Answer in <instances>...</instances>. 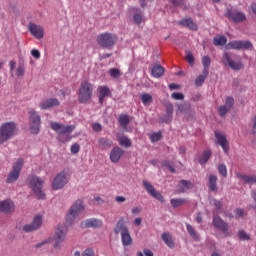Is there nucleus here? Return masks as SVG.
Returning <instances> with one entry per match:
<instances>
[{"instance_id":"a19ab883","label":"nucleus","mask_w":256,"mask_h":256,"mask_svg":"<svg viewBox=\"0 0 256 256\" xmlns=\"http://www.w3.org/2000/svg\"><path fill=\"white\" fill-rule=\"evenodd\" d=\"M118 142L121 147L129 148L132 145L131 140L127 136L119 137Z\"/></svg>"},{"instance_id":"864d4df0","label":"nucleus","mask_w":256,"mask_h":256,"mask_svg":"<svg viewBox=\"0 0 256 256\" xmlns=\"http://www.w3.org/2000/svg\"><path fill=\"white\" fill-rule=\"evenodd\" d=\"M81 149V147L79 146V144L75 143L71 146V153H73V155H77V153H79V150Z\"/></svg>"},{"instance_id":"a878e982","label":"nucleus","mask_w":256,"mask_h":256,"mask_svg":"<svg viewBox=\"0 0 256 256\" xmlns=\"http://www.w3.org/2000/svg\"><path fill=\"white\" fill-rule=\"evenodd\" d=\"M177 189L178 193H185L186 191H189V189H193V183L191 181L181 180Z\"/></svg>"},{"instance_id":"680f3d73","label":"nucleus","mask_w":256,"mask_h":256,"mask_svg":"<svg viewBox=\"0 0 256 256\" xmlns=\"http://www.w3.org/2000/svg\"><path fill=\"white\" fill-rule=\"evenodd\" d=\"M171 1L175 7H181L183 3H185L184 0H171Z\"/></svg>"},{"instance_id":"9b49d317","label":"nucleus","mask_w":256,"mask_h":256,"mask_svg":"<svg viewBox=\"0 0 256 256\" xmlns=\"http://www.w3.org/2000/svg\"><path fill=\"white\" fill-rule=\"evenodd\" d=\"M225 17H227L229 21H233V23H243V21L247 20L245 13L231 9L226 10Z\"/></svg>"},{"instance_id":"8fccbe9b","label":"nucleus","mask_w":256,"mask_h":256,"mask_svg":"<svg viewBox=\"0 0 256 256\" xmlns=\"http://www.w3.org/2000/svg\"><path fill=\"white\" fill-rule=\"evenodd\" d=\"M161 140V132H156L150 135V141L152 143H157V141Z\"/></svg>"},{"instance_id":"09e8293b","label":"nucleus","mask_w":256,"mask_h":256,"mask_svg":"<svg viewBox=\"0 0 256 256\" xmlns=\"http://www.w3.org/2000/svg\"><path fill=\"white\" fill-rule=\"evenodd\" d=\"M110 76L113 77V79H117V77H121V71L117 68H112L109 70Z\"/></svg>"},{"instance_id":"338daca9","label":"nucleus","mask_w":256,"mask_h":256,"mask_svg":"<svg viewBox=\"0 0 256 256\" xmlns=\"http://www.w3.org/2000/svg\"><path fill=\"white\" fill-rule=\"evenodd\" d=\"M252 133L256 135V116L253 119Z\"/></svg>"},{"instance_id":"9d476101","label":"nucleus","mask_w":256,"mask_h":256,"mask_svg":"<svg viewBox=\"0 0 256 256\" xmlns=\"http://www.w3.org/2000/svg\"><path fill=\"white\" fill-rule=\"evenodd\" d=\"M69 183V180L67 179V173L65 171H62L56 175L52 182V189L54 191H59V189H63L65 185Z\"/></svg>"},{"instance_id":"cd10ccee","label":"nucleus","mask_w":256,"mask_h":256,"mask_svg":"<svg viewBox=\"0 0 256 256\" xmlns=\"http://www.w3.org/2000/svg\"><path fill=\"white\" fill-rule=\"evenodd\" d=\"M102 225H103V221L96 218H91L84 222V227L99 228V227H102Z\"/></svg>"},{"instance_id":"0e129e2a","label":"nucleus","mask_w":256,"mask_h":256,"mask_svg":"<svg viewBox=\"0 0 256 256\" xmlns=\"http://www.w3.org/2000/svg\"><path fill=\"white\" fill-rule=\"evenodd\" d=\"M115 201L117 203H125V201H127V198H125L124 196H116Z\"/></svg>"},{"instance_id":"4be33fe9","label":"nucleus","mask_w":256,"mask_h":256,"mask_svg":"<svg viewBox=\"0 0 256 256\" xmlns=\"http://www.w3.org/2000/svg\"><path fill=\"white\" fill-rule=\"evenodd\" d=\"M129 232V228H127V226L125 225V219L124 218H120L119 221L117 222L115 228H114V233L115 235H119V233L121 235L128 233Z\"/></svg>"},{"instance_id":"6ab92c4d","label":"nucleus","mask_w":256,"mask_h":256,"mask_svg":"<svg viewBox=\"0 0 256 256\" xmlns=\"http://www.w3.org/2000/svg\"><path fill=\"white\" fill-rule=\"evenodd\" d=\"M29 31L36 39H43L44 30L43 27L37 24H30Z\"/></svg>"},{"instance_id":"aec40b11","label":"nucleus","mask_w":256,"mask_h":256,"mask_svg":"<svg viewBox=\"0 0 256 256\" xmlns=\"http://www.w3.org/2000/svg\"><path fill=\"white\" fill-rule=\"evenodd\" d=\"M213 225L214 227L220 229V231H223L224 233H227L229 231V224L223 221V219H221V217L219 216H214Z\"/></svg>"},{"instance_id":"b1692460","label":"nucleus","mask_w":256,"mask_h":256,"mask_svg":"<svg viewBox=\"0 0 256 256\" xmlns=\"http://www.w3.org/2000/svg\"><path fill=\"white\" fill-rule=\"evenodd\" d=\"M59 106V100L57 98H50L48 100L43 101L39 107L42 110L51 109V107Z\"/></svg>"},{"instance_id":"6e6552de","label":"nucleus","mask_w":256,"mask_h":256,"mask_svg":"<svg viewBox=\"0 0 256 256\" xmlns=\"http://www.w3.org/2000/svg\"><path fill=\"white\" fill-rule=\"evenodd\" d=\"M23 158H19L12 166V171L9 173L6 183H15L21 175V169H23Z\"/></svg>"},{"instance_id":"f257e3e1","label":"nucleus","mask_w":256,"mask_h":256,"mask_svg":"<svg viewBox=\"0 0 256 256\" xmlns=\"http://www.w3.org/2000/svg\"><path fill=\"white\" fill-rule=\"evenodd\" d=\"M50 127L59 135L58 141H60V143H67L71 141V133L75 131V126H65L64 124H60L58 122H51Z\"/></svg>"},{"instance_id":"e2e57ef3","label":"nucleus","mask_w":256,"mask_h":256,"mask_svg":"<svg viewBox=\"0 0 256 256\" xmlns=\"http://www.w3.org/2000/svg\"><path fill=\"white\" fill-rule=\"evenodd\" d=\"M17 65V62H15V60H11L9 62V67H10V73H13V71H15V66Z\"/></svg>"},{"instance_id":"f8f14e48","label":"nucleus","mask_w":256,"mask_h":256,"mask_svg":"<svg viewBox=\"0 0 256 256\" xmlns=\"http://www.w3.org/2000/svg\"><path fill=\"white\" fill-rule=\"evenodd\" d=\"M222 62L224 65H228V67L234 71H241V69H243V63H241V61H234L229 52L224 53Z\"/></svg>"},{"instance_id":"423d86ee","label":"nucleus","mask_w":256,"mask_h":256,"mask_svg":"<svg viewBox=\"0 0 256 256\" xmlns=\"http://www.w3.org/2000/svg\"><path fill=\"white\" fill-rule=\"evenodd\" d=\"M85 211V205H83L82 200H76L75 203L71 206L70 211L66 216V222L71 225L81 213Z\"/></svg>"},{"instance_id":"473e14b6","label":"nucleus","mask_w":256,"mask_h":256,"mask_svg":"<svg viewBox=\"0 0 256 256\" xmlns=\"http://www.w3.org/2000/svg\"><path fill=\"white\" fill-rule=\"evenodd\" d=\"M162 241H164V243L167 245V247H170V249H173V247H175V242L173 241V238L169 233L162 234Z\"/></svg>"},{"instance_id":"c756f323","label":"nucleus","mask_w":256,"mask_h":256,"mask_svg":"<svg viewBox=\"0 0 256 256\" xmlns=\"http://www.w3.org/2000/svg\"><path fill=\"white\" fill-rule=\"evenodd\" d=\"M165 73V69L161 65H155L151 69V75L152 77H155V79H159Z\"/></svg>"},{"instance_id":"a18cd8bd","label":"nucleus","mask_w":256,"mask_h":256,"mask_svg":"<svg viewBox=\"0 0 256 256\" xmlns=\"http://www.w3.org/2000/svg\"><path fill=\"white\" fill-rule=\"evenodd\" d=\"M238 237L241 241H249V239H251L249 234H247L244 230H240L238 232Z\"/></svg>"},{"instance_id":"f704fd0d","label":"nucleus","mask_w":256,"mask_h":256,"mask_svg":"<svg viewBox=\"0 0 256 256\" xmlns=\"http://www.w3.org/2000/svg\"><path fill=\"white\" fill-rule=\"evenodd\" d=\"M171 206L174 208L181 207V205H187L189 201L185 198H173L170 200Z\"/></svg>"},{"instance_id":"0eeeda50","label":"nucleus","mask_w":256,"mask_h":256,"mask_svg":"<svg viewBox=\"0 0 256 256\" xmlns=\"http://www.w3.org/2000/svg\"><path fill=\"white\" fill-rule=\"evenodd\" d=\"M28 115H30V131L33 135H37L41 129V116L33 108L29 109Z\"/></svg>"},{"instance_id":"13d9d810","label":"nucleus","mask_w":256,"mask_h":256,"mask_svg":"<svg viewBox=\"0 0 256 256\" xmlns=\"http://www.w3.org/2000/svg\"><path fill=\"white\" fill-rule=\"evenodd\" d=\"M236 217H243L245 215V210L242 209V208H237L235 211H234Z\"/></svg>"},{"instance_id":"20e7f679","label":"nucleus","mask_w":256,"mask_h":256,"mask_svg":"<svg viewBox=\"0 0 256 256\" xmlns=\"http://www.w3.org/2000/svg\"><path fill=\"white\" fill-rule=\"evenodd\" d=\"M93 97V84L89 81H82L78 90L79 103H87Z\"/></svg>"},{"instance_id":"f03ea898","label":"nucleus","mask_w":256,"mask_h":256,"mask_svg":"<svg viewBox=\"0 0 256 256\" xmlns=\"http://www.w3.org/2000/svg\"><path fill=\"white\" fill-rule=\"evenodd\" d=\"M117 41H119V37L111 32H103L96 38L97 45L102 49H113L117 45Z\"/></svg>"},{"instance_id":"4c0bfd02","label":"nucleus","mask_w":256,"mask_h":256,"mask_svg":"<svg viewBox=\"0 0 256 256\" xmlns=\"http://www.w3.org/2000/svg\"><path fill=\"white\" fill-rule=\"evenodd\" d=\"M202 65L204 67V75H209V67H211V58L209 56H204L202 58Z\"/></svg>"},{"instance_id":"774afa93","label":"nucleus","mask_w":256,"mask_h":256,"mask_svg":"<svg viewBox=\"0 0 256 256\" xmlns=\"http://www.w3.org/2000/svg\"><path fill=\"white\" fill-rule=\"evenodd\" d=\"M250 9L254 13V15H256V3L255 2L250 5Z\"/></svg>"},{"instance_id":"1a4fd4ad","label":"nucleus","mask_w":256,"mask_h":256,"mask_svg":"<svg viewBox=\"0 0 256 256\" xmlns=\"http://www.w3.org/2000/svg\"><path fill=\"white\" fill-rule=\"evenodd\" d=\"M65 237H67V225L60 224L54 235V249H61V244L65 241Z\"/></svg>"},{"instance_id":"dca6fc26","label":"nucleus","mask_w":256,"mask_h":256,"mask_svg":"<svg viewBox=\"0 0 256 256\" xmlns=\"http://www.w3.org/2000/svg\"><path fill=\"white\" fill-rule=\"evenodd\" d=\"M227 49H236V50H247V49H253V44L249 41H231L227 45Z\"/></svg>"},{"instance_id":"de8ad7c7","label":"nucleus","mask_w":256,"mask_h":256,"mask_svg":"<svg viewBox=\"0 0 256 256\" xmlns=\"http://www.w3.org/2000/svg\"><path fill=\"white\" fill-rule=\"evenodd\" d=\"M25 75V66L20 64L16 69V76L23 77Z\"/></svg>"},{"instance_id":"5701e85b","label":"nucleus","mask_w":256,"mask_h":256,"mask_svg":"<svg viewBox=\"0 0 256 256\" xmlns=\"http://www.w3.org/2000/svg\"><path fill=\"white\" fill-rule=\"evenodd\" d=\"M237 179H240V181H243V183H246L248 185H255L256 184V175H245V174H236Z\"/></svg>"},{"instance_id":"ea45409f","label":"nucleus","mask_w":256,"mask_h":256,"mask_svg":"<svg viewBox=\"0 0 256 256\" xmlns=\"http://www.w3.org/2000/svg\"><path fill=\"white\" fill-rule=\"evenodd\" d=\"M213 43L216 47H223L227 43V37L225 36H217L213 39Z\"/></svg>"},{"instance_id":"5fc2aeb1","label":"nucleus","mask_w":256,"mask_h":256,"mask_svg":"<svg viewBox=\"0 0 256 256\" xmlns=\"http://www.w3.org/2000/svg\"><path fill=\"white\" fill-rule=\"evenodd\" d=\"M48 243H51V238H48V239L43 240L42 242L36 244L35 248L39 249V248L43 247L44 245H48Z\"/></svg>"},{"instance_id":"37998d69","label":"nucleus","mask_w":256,"mask_h":256,"mask_svg":"<svg viewBox=\"0 0 256 256\" xmlns=\"http://www.w3.org/2000/svg\"><path fill=\"white\" fill-rule=\"evenodd\" d=\"M208 75L209 74H205V72H202V74L199 75L195 80L196 87H201L205 83Z\"/></svg>"},{"instance_id":"412c9836","label":"nucleus","mask_w":256,"mask_h":256,"mask_svg":"<svg viewBox=\"0 0 256 256\" xmlns=\"http://www.w3.org/2000/svg\"><path fill=\"white\" fill-rule=\"evenodd\" d=\"M0 211L2 213H13L15 211V203L11 200H4L0 202Z\"/></svg>"},{"instance_id":"58836bf2","label":"nucleus","mask_w":256,"mask_h":256,"mask_svg":"<svg viewBox=\"0 0 256 256\" xmlns=\"http://www.w3.org/2000/svg\"><path fill=\"white\" fill-rule=\"evenodd\" d=\"M140 99L143 103V105H145V107H149V105H151L153 103V96H151V94L148 93H144L140 96Z\"/></svg>"},{"instance_id":"7ed1b4c3","label":"nucleus","mask_w":256,"mask_h":256,"mask_svg":"<svg viewBox=\"0 0 256 256\" xmlns=\"http://www.w3.org/2000/svg\"><path fill=\"white\" fill-rule=\"evenodd\" d=\"M17 133V124L13 121L5 122L0 126V145L7 143L15 137Z\"/></svg>"},{"instance_id":"2eb2a0df","label":"nucleus","mask_w":256,"mask_h":256,"mask_svg":"<svg viewBox=\"0 0 256 256\" xmlns=\"http://www.w3.org/2000/svg\"><path fill=\"white\" fill-rule=\"evenodd\" d=\"M233 105H235V99H233L231 96H228L225 100V104L218 107V114L220 117H225V115H227V113L233 109Z\"/></svg>"},{"instance_id":"393cba45","label":"nucleus","mask_w":256,"mask_h":256,"mask_svg":"<svg viewBox=\"0 0 256 256\" xmlns=\"http://www.w3.org/2000/svg\"><path fill=\"white\" fill-rule=\"evenodd\" d=\"M105 97H111V90L107 86L99 87V103L103 105Z\"/></svg>"},{"instance_id":"69168bd1","label":"nucleus","mask_w":256,"mask_h":256,"mask_svg":"<svg viewBox=\"0 0 256 256\" xmlns=\"http://www.w3.org/2000/svg\"><path fill=\"white\" fill-rule=\"evenodd\" d=\"M186 109H187V106H185V105H183V104H180V105L178 106L177 113H185Z\"/></svg>"},{"instance_id":"a211bd4d","label":"nucleus","mask_w":256,"mask_h":256,"mask_svg":"<svg viewBox=\"0 0 256 256\" xmlns=\"http://www.w3.org/2000/svg\"><path fill=\"white\" fill-rule=\"evenodd\" d=\"M123 153V149H121L119 146L114 147L110 152L111 163H119L123 157Z\"/></svg>"},{"instance_id":"4468645a","label":"nucleus","mask_w":256,"mask_h":256,"mask_svg":"<svg viewBox=\"0 0 256 256\" xmlns=\"http://www.w3.org/2000/svg\"><path fill=\"white\" fill-rule=\"evenodd\" d=\"M43 225V218L41 215H37L34 217L33 221L31 224H27L23 226V231L25 233H31V231H37Z\"/></svg>"},{"instance_id":"2f4dec72","label":"nucleus","mask_w":256,"mask_h":256,"mask_svg":"<svg viewBox=\"0 0 256 256\" xmlns=\"http://www.w3.org/2000/svg\"><path fill=\"white\" fill-rule=\"evenodd\" d=\"M180 25L183 27H189L191 31H197V24L192 19L186 18L180 21Z\"/></svg>"},{"instance_id":"4d7b16f0","label":"nucleus","mask_w":256,"mask_h":256,"mask_svg":"<svg viewBox=\"0 0 256 256\" xmlns=\"http://www.w3.org/2000/svg\"><path fill=\"white\" fill-rule=\"evenodd\" d=\"M31 55L34 57V59H41V52H39L37 49H32Z\"/></svg>"},{"instance_id":"c03bdc74","label":"nucleus","mask_w":256,"mask_h":256,"mask_svg":"<svg viewBox=\"0 0 256 256\" xmlns=\"http://www.w3.org/2000/svg\"><path fill=\"white\" fill-rule=\"evenodd\" d=\"M186 229L192 239H194L195 241H199V236H197V232H195V229L191 224H187Z\"/></svg>"},{"instance_id":"7c9ffc66","label":"nucleus","mask_w":256,"mask_h":256,"mask_svg":"<svg viewBox=\"0 0 256 256\" xmlns=\"http://www.w3.org/2000/svg\"><path fill=\"white\" fill-rule=\"evenodd\" d=\"M173 121V104H166V116L164 118L165 123H171Z\"/></svg>"},{"instance_id":"49530a36","label":"nucleus","mask_w":256,"mask_h":256,"mask_svg":"<svg viewBox=\"0 0 256 256\" xmlns=\"http://www.w3.org/2000/svg\"><path fill=\"white\" fill-rule=\"evenodd\" d=\"M218 173L222 175V177H227V166L224 164L218 165Z\"/></svg>"},{"instance_id":"6e6d98bb","label":"nucleus","mask_w":256,"mask_h":256,"mask_svg":"<svg viewBox=\"0 0 256 256\" xmlns=\"http://www.w3.org/2000/svg\"><path fill=\"white\" fill-rule=\"evenodd\" d=\"M82 256H95V251L93 249H91V248H87L82 253Z\"/></svg>"},{"instance_id":"bb28decb","label":"nucleus","mask_w":256,"mask_h":256,"mask_svg":"<svg viewBox=\"0 0 256 256\" xmlns=\"http://www.w3.org/2000/svg\"><path fill=\"white\" fill-rule=\"evenodd\" d=\"M208 187L210 191H213L214 193H217V176L210 174L208 177Z\"/></svg>"},{"instance_id":"c85d7f7f","label":"nucleus","mask_w":256,"mask_h":256,"mask_svg":"<svg viewBox=\"0 0 256 256\" xmlns=\"http://www.w3.org/2000/svg\"><path fill=\"white\" fill-rule=\"evenodd\" d=\"M98 144L101 149H111V147H113V140L102 137L98 139Z\"/></svg>"},{"instance_id":"79ce46f5","label":"nucleus","mask_w":256,"mask_h":256,"mask_svg":"<svg viewBox=\"0 0 256 256\" xmlns=\"http://www.w3.org/2000/svg\"><path fill=\"white\" fill-rule=\"evenodd\" d=\"M210 157H211V150H205L203 152L202 157L198 159V162L200 163V165H204V163H207V161H209Z\"/></svg>"},{"instance_id":"3c124183","label":"nucleus","mask_w":256,"mask_h":256,"mask_svg":"<svg viewBox=\"0 0 256 256\" xmlns=\"http://www.w3.org/2000/svg\"><path fill=\"white\" fill-rule=\"evenodd\" d=\"M172 99H175V101H183L185 99V95L181 92H174L172 93Z\"/></svg>"},{"instance_id":"39448f33","label":"nucleus","mask_w":256,"mask_h":256,"mask_svg":"<svg viewBox=\"0 0 256 256\" xmlns=\"http://www.w3.org/2000/svg\"><path fill=\"white\" fill-rule=\"evenodd\" d=\"M27 181L32 188V191H34L37 199H45V194L42 190L43 183H45V181H43V178L32 175L28 177Z\"/></svg>"},{"instance_id":"c9c22d12","label":"nucleus","mask_w":256,"mask_h":256,"mask_svg":"<svg viewBox=\"0 0 256 256\" xmlns=\"http://www.w3.org/2000/svg\"><path fill=\"white\" fill-rule=\"evenodd\" d=\"M129 115L127 114H121L118 118V122L123 127V129H127L129 123H130Z\"/></svg>"},{"instance_id":"ddd939ff","label":"nucleus","mask_w":256,"mask_h":256,"mask_svg":"<svg viewBox=\"0 0 256 256\" xmlns=\"http://www.w3.org/2000/svg\"><path fill=\"white\" fill-rule=\"evenodd\" d=\"M143 187L146 189L147 193L151 195L154 199H157V201H160V203H165V198H163V195L161 192H158L155 190V187L151 185V183L147 180H143Z\"/></svg>"},{"instance_id":"bf43d9fd","label":"nucleus","mask_w":256,"mask_h":256,"mask_svg":"<svg viewBox=\"0 0 256 256\" xmlns=\"http://www.w3.org/2000/svg\"><path fill=\"white\" fill-rule=\"evenodd\" d=\"M92 129L96 133H99V131H102L103 127L99 123H94V124H92Z\"/></svg>"},{"instance_id":"052dcab7","label":"nucleus","mask_w":256,"mask_h":256,"mask_svg":"<svg viewBox=\"0 0 256 256\" xmlns=\"http://www.w3.org/2000/svg\"><path fill=\"white\" fill-rule=\"evenodd\" d=\"M187 61L190 65H193V63H195V57H193V53H187Z\"/></svg>"},{"instance_id":"72a5a7b5","label":"nucleus","mask_w":256,"mask_h":256,"mask_svg":"<svg viewBox=\"0 0 256 256\" xmlns=\"http://www.w3.org/2000/svg\"><path fill=\"white\" fill-rule=\"evenodd\" d=\"M121 240L124 247H129V245L133 244V238H131V234H129V231L121 234Z\"/></svg>"},{"instance_id":"e433bc0d","label":"nucleus","mask_w":256,"mask_h":256,"mask_svg":"<svg viewBox=\"0 0 256 256\" xmlns=\"http://www.w3.org/2000/svg\"><path fill=\"white\" fill-rule=\"evenodd\" d=\"M133 11L136 12L133 16V21L136 25H141L143 23V12L139 11V8H133Z\"/></svg>"},{"instance_id":"603ef678","label":"nucleus","mask_w":256,"mask_h":256,"mask_svg":"<svg viewBox=\"0 0 256 256\" xmlns=\"http://www.w3.org/2000/svg\"><path fill=\"white\" fill-rule=\"evenodd\" d=\"M211 205H214V207H216V209L219 211L221 209V207H223V202L219 201L217 199H212L210 200Z\"/></svg>"},{"instance_id":"f3484780","label":"nucleus","mask_w":256,"mask_h":256,"mask_svg":"<svg viewBox=\"0 0 256 256\" xmlns=\"http://www.w3.org/2000/svg\"><path fill=\"white\" fill-rule=\"evenodd\" d=\"M214 135L217 145H220V147H222L224 153H229V142L227 141V137L225 136V134L219 131H215Z\"/></svg>"}]
</instances>
